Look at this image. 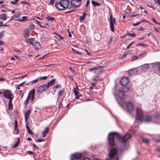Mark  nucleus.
Listing matches in <instances>:
<instances>
[{
    "label": "nucleus",
    "instance_id": "36",
    "mask_svg": "<svg viewBox=\"0 0 160 160\" xmlns=\"http://www.w3.org/2000/svg\"><path fill=\"white\" fill-rule=\"evenodd\" d=\"M26 127L27 129L28 133L30 134H32L33 132H32L30 128L28 126H27Z\"/></svg>",
    "mask_w": 160,
    "mask_h": 160
},
{
    "label": "nucleus",
    "instance_id": "2",
    "mask_svg": "<svg viewBox=\"0 0 160 160\" xmlns=\"http://www.w3.org/2000/svg\"><path fill=\"white\" fill-rule=\"evenodd\" d=\"M69 4L68 0H63L55 3L56 8L59 10H63L68 8Z\"/></svg>",
    "mask_w": 160,
    "mask_h": 160
},
{
    "label": "nucleus",
    "instance_id": "59",
    "mask_svg": "<svg viewBox=\"0 0 160 160\" xmlns=\"http://www.w3.org/2000/svg\"><path fill=\"white\" fill-rule=\"evenodd\" d=\"M60 86H61L60 84H58L55 86V88H59L60 87Z\"/></svg>",
    "mask_w": 160,
    "mask_h": 160
},
{
    "label": "nucleus",
    "instance_id": "19",
    "mask_svg": "<svg viewBox=\"0 0 160 160\" xmlns=\"http://www.w3.org/2000/svg\"><path fill=\"white\" fill-rule=\"evenodd\" d=\"M31 113V110L29 109L25 113V119L26 121L27 120V118H29Z\"/></svg>",
    "mask_w": 160,
    "mask_h": 160
},
{
    "label": "nucleus",
    "instance_id": "56",
    "mask_svg": "<svg viewBox=\"0 0 160 160\" xmlns=\"http://www.w3.org/2000/svg\"><path fill=\"white\" fill-rule=\"evenodd\" d=\"M90 2V0H87V3L86 5V7H87L88 6Z\"/></svg>",
    "mask_w": 160,
    "mask_h": 160
},
{
    "label": "nucleus",
    "instance_id": "61",
    "mask_svg": "<svg viewBox=\"0 0 160 160\" xmlns=\"http://www.w3.org/2000/svg\"><path fill=\"white\" fill-rule=\"evenodd\" d=\"M85 51L87 52V53L88 55H91V53L90 52H89L87 49H86L85 50Z\"/></svg>",
    "mask_w": 160,
    "mask_h": 160
},
{
    "label": "nucleus",
    "instance_id": "46",
    "mask_svg": "<svg viewBox=\"0 0 160 160\" xmlns=\"http://www.w3.org/2000/svg\"><path fill=\"white\" fill-rule=\"evenodd\" d=\"M134 43V42H132L131 43H130L129 45L127 47V49H129L130 46L132 44H133Z\"/></svg>",
    "mask_w": 160,
    "mask_h": 160
},
{
    "label": "nucleus",
    "instance_id": "43",
    "mask_svg": "<svg viewBox=\"0 0 160 160\" xmlns=\"http://www.w3.org/2000/svg\"><path fill=\"white\" fill-rule=\"evenodd\" d=\"M7 99H9V100L8 103H12V100L13 99V96L10 97L9 98H8Z\"/></svg>",
    "mask_w": 160,
    "mask_h": 160
},
{
    "label": "nucleus",
    "instance_id": "29",
    "mask_svg": "<svg viewBox=\"0 0 160 160\" xmlns=\"http://www.w3.org/2000/svg\"><path fill=\"white\" fill-rule=\"evenodd\" d=\"M91 2L92 4L94 5V6H99L100 5V4L99 3L93 0Z\"/></svg>",
    "mask_w": 160,
    "mask_h": 160
},
{
    "label": "nucleus",
    "instance_id": "10",
    "mask_svg": "<svg viewBox=\"0 0 160 160\" xmlns=\"http://www.w3.org/2000/svg\"><path fill=\"white\" fill-rule=\"evenodd\" d=\"M13 95L12 94V92L9 90H6L4 91L3 93V96L6 99L9 98L12 96H13Z\"/></svg>",
    "mask_w": 160,
    "mask_h": 160
},
{
    "label": "nucleus",
    "instance_id": "51",
    "mask_svg": "<svg viewBox=\"0 0 160 160\" xmlns=\"http://www.w3.org/2000/svg\"><path fill=\"white\" fill-rule=\"evenodd\" d=\"M39 25V26L41 27H43V26H42L40 24V22H39V21H37V20H35V19H33Z\"/></svg>",
    "mask_w": 160,
    "mask_h": 160
},
{
    "label": "nucleus",
    "instance_id": "1",
    "mask_svg": "<svg viewBox=\"0 0 160 160\" xmlns=\"http://www.w3.org/2000/svg\"><path fill=\"white\" fill-rule=\"evenodd\" d=\"M131 135L129 133H127L126 135L122 136L119 134H117L115 133L111 132L108 136V139L109 144L111 146L115 145V138H117L122 144V148L123 149L126 148L127 144L126 141L130 138Z\"/></svg>",
    "mask_w": 160,
    "mask_h": 160
},
{
    "label": "nucleus",
    "instance_id": "50",
    "mask_svg": "<svg viewBox=\"0 0 160 160\" xmlns=\"http://www.w3.org/2000/svg\"><path fill=\"white\" fill-rule=\"evenodd\" d=\"M140 24V22H138L137 23H133V26H136L138 25H139Z\"/></svg>",
    "mask_w": 160,
    "mask_h": 160
},
{
    "label": "nucleus",
    "instance_id": "15",
    "mask_svg": "<svg viewBox=\"0 0 160 160\" xmlns=\"http://www.w3.org/2000/svg\"><path fill=\"white\" fill-rule=\"evenodd\" d=\"M18 126V122L16 120L15 121V124L14 125V130L13 131V133L15 134H17L19 133V130L18 129H17Z\"/></svg>",
    "mask_w": 160,
    "mask_h": 160
},
{
    "label": "nucleus",
    "instance_id": "4",
    "mask_svg": "<svg viewBox=\"0 0 160 160\" xmlns=\"http://www.w3.org/2000/svg\"><path fill=\"white\" fill-rule=\"evenodd\" d=\"M109 157L107 160H117L118 159L117 150L112 148L110 151L109 154Z\"/></svg>",
    "mask_w": 160,
    "mask_h": 160
},
{
    "label": "nucleus",
    "instance_id": "38",
    "mask_svg": "<svg viewBox=\"0 0 160 160\" xmlns=\"http://www.w3.org/2000/svg\"><path fill=\"white\" fill-rule=\"evenodd\" d=\"M8 109L9 110L12 109L13 105L12 103H8Z\"/></svg>",
    "mask_w": 160,
    "mask_h": 160
},
{
    "label": "nucleus",
    "instance_id": "16",
    "mask_svg": "<svg viewBox=\"0 0 160 160\" xmlns=\"http://www.w3.org/2000/svg\"><path fill=\"white\" fill-rule=\"evenodd\" d=\"M149 67V64H143L139 67L143 71H145Z\"/></svg>",
    "mask_w": 160,
    "mask_h": 160
},
{
    "label": "nucleus",
    "instance_id": "34",
    "mask_svg": "<svg viewBox=\"0 0 160 160\" xmlns=\"http://www.w3.org/2000/svg\"><path fill=\"white\" fill-rule=\"evenodd\" d=\"M46 18L48 20L51 21H52L54 20V18L53 17H51L48 16L46 17Z\"/></svg>",
    "mask_w": 160,
    "mask_h": 160
},
{
    "label": "nucleus",
    "instance_id": "33",
    "mask_svg": "<svg viewBox=\"0 0 160 160\" xmlns=\"http://www.w3.org/2000/svg\"><path fill=\"white\" fill-rule=\"evenodd\" d=\"M38 80H39V78H38L35 79L34 80H32L31 81H30L29 83L32 84H35V83L37 82H38Z\"/></svg>",
    "mask_w": 160,
    "mask_h": 160
},
{
    "label": "nucleus",
    "instance_id": "18",
    "mask_svg": "<svg viewBox=\"0 0 160 160\" xmlns=\"http://www.w3.org/2000/svg\"><path fill=\"white\" fill-rule=\"evenodd\" d=\"M55 79H52L49 82H48L47 84H46V86L47 88H48L52 86V85H53L55 82Z\"/></svg>",
    "mask_w": 160,
    "mask_h": 160
},
{
    "label": "nucleus",
    "instance_id": "55",
    "mask_svg": "<svg viewBox=\"0 0 160 160\" xmlns=\"http://www.w3.org/2000/svg\"><path fill=\"white\" fill-rule=\"evenodd\" d=\"M44 141V140L42 139H38L37 140V142H40Z\"/></svg>",
    "mask_w": 160,
    "mask_h": 160
},
{
    "label": "nucleus",
    "instance_id": "54",
    "mask_svg": "<svg viewBox=\"0 0 160 160\" xmlns=\"http://www.w3.org/2000/svg\"><path fill=\"white\" fill-rule=\"evenodd\" d=\"M24 3L26 4H28V3L25 1H22L20 2V4Z\"/></svg>",
    "mask_w": 160,
    "mask_h": 160
},
{
    "label": "nucleus",
    "instance_id": "37",
    "mask_svg": "<svg viewBox=\"0 0 160 160\" xmlns=\"http://www.w3.org/2000/svg\"><path fill=\"white\" fill-rule=\"evenodd\" d=\"M126 35H130L131 37H132L133 38L135 37L136 36V34L135 33H132V34H131L130 33H126Z\"/></svg>",
    "mask_w": 160,
    "mask_h": 160
},
{
    "label": "nucleus",
    "instance_id": "48",
    "mask_svg": "<svg viewBox=\"0 0 160 160\" xmlns=\"http://www.w3.org/2000/svg\"><path fill=\"white\" fill-rule=\"evenodd\" d=\"M55 34H56V35H57L59 37V41H60L61 40H62V39H63V38L61 36H60V35L59 34H58L56 33H55Z\"/></svg>",
    "mask_w": 160,
    "mask_h": 160
},
{
    "label": "nucleus",
    "instance_id": "44",
    "mask_svg": "<svg viewBox=\"0 0 160 160\" xmlns=\"http://www.w3.org/2000/svg\"><path fill=\"white\" fill-rule=\"evenodd\" d=\"M54 2L55 0H51L48 4L49 5H52L54 4Z\"/></svg>",
    "mask_w": 160,
    "mask_h": 160
},
{
    "label": "nucleus",
    "instance_id": "24",
    "mask_svg": "<svg viewBox=\"0 0 160 160\" xmlns=\"http://www.w3.org/2000/svg\"><path fill=\"white\" fill-rule=\"evenodd\" d=\"M28 17L26 16H23L22 17V19H19L17 20H16V21H19L20 22H22L23 21H26L27 20Z\"/></svg>",
    "mask_w": 160,
    "mask_h": 160
},
{
    "label": "nucleus",
    "instance_id": "28",
    "mask_svg": "<svg viewBox=\"0 0 160 160\" xmlns=\"http://www.w3.org/2000/svg\"><path fill=\"white\" fill-rule=\"evenodd\" d=\"M29 34V31L28 30H25L24 32V37H28Z\"/></svg>",
    "mask_w": 160,
    "mask_h": 160
},
{
    "label": "nucleus",
    "instance_id": "12",
    "mask_svg": "<svg viewBox=\"0 0 160 160\" xmlns=\"http://www.w3.org/2000/svg\"><path fill=\"white\" fill-rule=\"evenodd\" d=\"M82 157V154L81 153H75L72 154L71 158V160H76Z\"/></svg>",
    "mask_w": 160,
    "mask_h": 160
},
{
    "label": "nucleus",
    "instance_id": "45",
    "mask_svg": "<svg viewBox=\"0 0 160 160\" xmlns=\"http://www.w3.org/2000/svg\"><path fill=\"white\" fill-rule=\"evenodd\" d=\"M138 58V57L136 56H134L132 57V61H134L135 60L137 59Z\"/></svg>",
    "mask_w": 160,
    "mask_h": 160
},
{
    "label": "nucleus",
    "instance_id": "52",
    "mask_svg": "<svg viewBox=\"0 0 160 160\" xmlns=\"http://www.w3.org/2000/svg\"><path fill=\"white\" fill-rule=\"evenodd\" d=\"M83 160H91V159L87 157H84L83 158Z\"/></svg>",
    "mask_w": 160,
    "mask_h": 160
},
{
    "label": "nucleus",
    "instance_id": "30",
    "mask_svg": "<svg viewBox=\"0 0 160 160\" xmlns=\"http://www.w3.org/2000/svg\"><path fill=\"white\" fill-rule=\"evenodd\" d=\"M64 92V91L63 89L59 90L58 92V95L59 96V97L63 95Z\"/></svg>",
    "mask_w": 160,
    "mask_h": 160
},
{
    "label": "nucleus",
    "instance_id": "58",
    "mask_svg": "<svg viewBox=\"0 0 160 160\" xmlns=\"http://www.w3.org/2000/svg\"><path fill=\"white\" fill-rule=\"evenodd\" d=\"M144 30V28L142 27H140V28H139L138 29V30L139 31H142Z\"/></svg>",
    "mask_w": 160,
    "mask_h": 160
},
{
    "label": "nucleus",
    "instance_id": "9",
    "mask_svg": "<svg viewBox=\"0 0 160 160\" xmlns=\"http://www.w3.org/2000/svg\"><path fill=\"white\" fill-rule=\"evenodd\" d=\"M81 3V0H72L71 2V5L74 7H79Z\"/></svg>",
    "mask_w": 160,
    "mask_h": 160
},
{
    "label": "nucleus",
    "instance_id": "23",
    "mask_svg": "<svg viewBox=\"0 0 160 160\" xmlns=\"http://www.w3.org/2000/svg\"><path fill=\"white\" fill-rule=\"evenodd\" d=\"M137 72V71L136 69H132L128 71V73L129 75L131 76H132L134 75H135Z\"/></svg>",
    "mask_w": 160,
    "mask_h": 160
},
{
    "label": "nucleus",
    "instance_id": "62",
    "mask_svg": "<svg viewBox=\"0 0 160 160\" xmlns=\"http://www.w3.org/2000/svg\"><path fill=\"white\" fill-rule=\"evenodd\" d=\"M5 80L3 78H0V81H4Z\"/></svg>",
    "mask_w": 160,
    "mask_h": 160
},
{
    "label": "nucleus",
    "instance_id": "60",
    "mask_svg": "<svg viewBox=\"0 0 160 160\" xmlns=\"http://www.w3.org/2000/svg\"><path fill=\"white\" fill-rule=\"evenodd\" d=\"M152 21L155 23H156V22H157L156 21V20H155V19L153 18H152Z\"/></svg>",
    "mask_w": 160,
    "mask_h": 160
},
{
    "label": "nucleus",
    "instance_id": "13",
    "mask_svg": "<svg viewBox=\"0 0 160 160\" xmlns=\"http://www.w3.org/2000/svg\"><path fill=\"white\" fill-rule=\"evenodd\" d=\"M127 110L128 112H130L133 110L134 107L132 103L128 102L127 104Z\"/></svg>",
    "mask_w": 160,
    "mask_h": 160
},
{
    "label": "nucleus",
    "instance_id": "39",
    "mask_svg": "<svg viewBox=\"0 0 160 160\" xmlns=\"http://www.w3.org/2000/svg\"><path fill=\"white\" fill-rule=\"evenodd\" d=\"M101 68V66H98L94 68H91L90 69V71L94 70H95Z\"/></svg>",
    "mask_w": 160,
    "mask_h": 160
},
{
    "label": "nucleus",
    "instance_id": "32",
    "mask_svg": "<svg viewBox=\"0 0 160 160\" xmlns=\"http://www.w3.org/2000/svg\"><path fill=\"white\" fill-rule=\"evenodd\" d=\"M136 46H141L144 48L147 47H148V45L147 44L145 43H139V44L137 45Z\"/></svg>",
    "mask_w": 160,
    "mask_h": 160
},
{
    "label": "nucleus",
    "instance_id": "63",
    "mask_svg": "<svg viewBox=\"0 0 160 160\" xmlns=\"http://www.w3.org/2000/svg\"><path fill=\"white\" fill-rule=\"evenodd\" d=\"M144 39V38L143 37H140V38H139L138 39V40H142V39Z\"/></svg>",
    "mask_w": 160,
    "mask_h": 160
},
{
    "label": "nucleus",
    "instance_id": "40",
    "mask_svg": "<svg viewBox=\"0 0 160 160\" xmlns=\"http://www.w3.org/2000/svg\"><path fill=\"white\" fill-rule=\"evenodd\" d=\"M48 77L47 76H43L41 77H38V78H39V80H46L47 78Z\"/></svg>",
    "mask_w": 160,
    "mask_h": 160
},
{
    "label": "nucleus",
    "instance_id": "64",
    "mask_svg": "<svg viewBox=\"0 0 160 160\" xmlns=\"http://www.w3.org/2000/svg\"><path fill=\"white\" fill-rule=\"evenodd\" d=\"M156 2L160 6V0H157Z\"/></svg>",
    "mask_w": 160,
    "mask_h": 160
},
{
    "label": "nucleus",
    "instance_id": "26",
    "mask_svg": "<svg viewBox=\"0 0 160 160\" xmlns=\"http://www.w3.org/2000/svg\"><path fill=\"white\" fill-rule=\"evenodd\" d=\"M7 19V17L5 14L3 13L0 15V19H2L4 21H5Z\"/></svg>",
    "mask_w": 160,
    "mask_h": 160
},
{
    "label": "nucleus",
    "instance_id": "35",
    "mask_svg": "<svg viewBox=\"0 0 160 160\" xmlns=\"http://www.w3.org/2000/svg\"><path fill=\"white\" fill-rule=\"evenodd\" d=\"M142 140L143 142L146 143H148L149 142V140L146 138H143Z\"/></svg>",
    "mask_w": 160,
    "mask_h": 160
},
{
    "label": "nucleus",
    "instance_id": "14",
    "mask_svg": "<svg viewBox=\"0 0 160 160\" xmlns=\"http://www.w3.org/2000/svg\"><path fill=\"white\" fill-rule=\"evenodd\" d=\"M129 90V87L126 86H124L121 87L119 89L120 92H127Z\"/></svg>",
    "mask_w": 160,
    "mask_h": 160
},
{
    "label": "nucleus",
    "instance_id": "57",
    "mask_svg": "<svg viewBox=\"0 0 160 160\" xmlns=\"http://www.w3.org/2000/svg\"><path fill=\"white\" fill-rule=\"evenodd\" d=\"M27 152L29 154H33V153L32 152L30 151H27Z\"/></svg>",
    "mask_w": 160,
    "mask_h": 160
},
{
    "label": "nucleus",
    "instance_id": "5",
    "mask_svg": "<svg viewBox=\"0 0 160 160\" xmlns=\"http://www.w3.org/2000/svg\"><path fill=\"white\" fill-rule=\"evenodd\" d=\"M136 122L138 120L139 121L142 122L143 119L144 118V114L143 111L142 109L140 108H137L136 109Z\"/></svg>",
    "mask_w": 160,
    "mask_h": 160
},
{
    "label": "nucleus",
    "instance_id": "8",
    "mask_svg": "<svg viewBox=\"0 0 160 160\" xmlns=\"http://www.w3.org/2000/svg\"><path fill=\"white\" fill-rule=\"evenodd\" d=\"M48 89L46 84H43L40 85L38 88L36 92L38 94H40V93Z\"/></svg>",
    "mask_w": 160,
    "mask_h": 160
},
{
    "label": "nucleus",
    "instance_id": "17",
    "mask_svg": "<svg viewBox=\"0 0 160 160\" xmlns=\"http://www.w3.org/2000/svg\"><path fill=\"white\" fill-rule=\"evenodd\" d=\"M20 16V15L19 14V13H18L17 12H15L13 16L11 17V18L10 20L11 21L12 20H13L15 21H16L15 20H17V18H18Z\"/></svg>",
    "mask_w": 160,
    "mask_h": 160
},
{
    "label": "nucleus",
    "instance_id": "42",
    "mask_svg": "<svg viewBox=\"0 0 160 160\" xmlns=\"http://www.w3.org/2000/svg\"><path fill=\"white\" fill-rule=\"evenodd\" d=\"M19 0H14V1H11L10 2V3H12L14 5H16L17 4V3L18 2Z\"/></svg>",
    "mask_w": 160,
    "mask_h": 160
},
{
    "label": "nucleus",
    "instance_id": "7",
    "mask_svg": "<svg viewBox=\"0 0 160 160\" xmlns=\"http://www.w3.org/2000/svg\"><path fill=\"white\" fill-rule=\"evenodd\" d=\"M115 23V19L113 18L112 15H110V17L109 26L110 29L112 32L114 31V24Z\"/></svg>",
    "mask_w": 160,
    "mask_h": 160
},
{
    "label": "nucleus",
    "instance_id": "47",
    "mask_svg": "<svg viewBox=\"0 0 160 160\" xmlns=\"http://www.w3.org/2000/svg\"><path fill=\"white\" fill-rule=\"evenodd\" d=\"M19 143H18V142H16L13 145V148H16L19 145Z\"/></svg>",
    "mask_w": 160,
    "mask_h": 160
},
{
    "label": "nucleus",
    "instance_id": "11",
    "mask_svg": "<svg viewBox=\"0 0 160 160\" xmlns=\"http://www.w3.org/2000/svg\"><path fill=\"white\" fill-rule=\"evenodd\" d=\"M129 82V80L128 78L123 77L121 80L120 83L123 86H126Z\"/></svg>",
    "mask_w": 160,
    "mask_h": 160
},
{
    "label": "nucleus",
    "instance_id": "27",
    "mask_svg": "<svg viewBox=\"0 0 160 160\" xmlns=\"http://www.w3.org/2000/svg\"><path fill=\"white\" fill-rule=\"evenodd\" d=\"M93 80L97 82L99 81H102V79L100 78V77L99 76L97 75L95 78H93Z\"/></svg>",
    "mask_w": 160,
    "mask_h": 160
},
{
    "label": "nucleus",
    "instance_id": "3",
    "mask_svg": "<svg viewBox=\"0 0 160 160\" xmlns=\"http://www.w3.org/2000/svg\"><path fill=\"white\" fill-rule=\"evenodd\" d=\"M28 44H31L36 50H38L41 49V47L39 42L35 41L33 38H29L26 41Z\"/></svg>",
    "mask_w": 160,
    "mask_h": 160
},
{
    "label": "nucleus",
    "instance_id": "20",
    "mask_svg": "<svg viewBox=\"0 0 160 160\" xmlns=\"http://www.w3.org/2000/svg\"><path fill=\"white\" fill-rule=\"evenodd\" d=\"M142 118L143 119V121L141 122H149L151 120V117L149 116H146L145 117H144V118Z\"/></svg>",
    "mask_w": 160,
    "mask_h": 160
},
{
    "label": "nucleus",
    "instance_id": "49",
    "mask_svg": "<svg viewBox=\"0 0 160 160\" xmlns=\"http://www.w3.org/2000/svg\"><path fill=\"white\" fill-rule=\"evenodd\" d=\"M72 50L73 51V52L74 53H77V54H80V53L78 52V51H76L75 49H74L73 48H72Z\"/></svg>",
    "mask_w": 160,
    "mask_h": 160
},
{
    "label": "nucleus",
    "instance_id": "41",
    "mask_svg": "<svg viewBox=\"0 0 160 160\" xmlns=\"http://www.w3.org/2000/svg\"><path fill=\"white\" fill-rule=\"evenodd\" d=\"M129 51H128V52H125L123 55L122 57V58H124L126 57V56L128 54H129L130 53L129 52Z\"/></svg>",
    "mask_w": 160,
    "mask_h": 160
},
{
    "label": "nucleus",
    "instance_id": "21",
    "mask_svg": "<svg viewBox=\"0 0 160 160\" xmlns=\"http://www.w3.org/2000/svg\"><path fill=\"white\" fill-rule=\"evenodd\" d=\"M118 97L121 100L124 99L126 97L125 95L123 92H120L118 94Z\"/></svg>",
    "mask_w": 160,
    "mask_h": 160
},
{
    "label": "nucleus",
    "instance_id": "25",
    "mask_svg": "<svg viewBox=\"0 0 160 160\" xmlns=\"http://www.w3.org/2000/svg\"><path fill=\"white\" fill-rule=\"evenodd\" d=\"M49 132V128H46L42 132V137H44Z\"/></svg>",
    "mask_w": 160,
    "mask_h": 160
},
{
    "label": "nucleus",
    "instance_id": "22",
    "mask_svg": "<svg viewBox=\"0 0 160 160\" xmlns=\"http://www.w3.org/2000/svg\"><path fill=\"white\" fill-rule=\"evenodd\" d=\"M87 15V13L85 11H84L82 16H80V21L81 22L83 21L85 18V17Z\"/></svg>",
    "mask_w": 160,
    "mask_h": 160
},
{
    "label": "nucleus",
    "instance_id": "53",
    "mask_svg": "<svg viewBox=\"0 0 160 160\" xmlns=\"http://www.w3.org/2000/svg\"><path fill=\"white\" fill-rule=\"evenodd\" d=\"M157 65H158V69L160 71V63H157Z\"/></svg>",
    "mask_w": 160,
    "mask_h": 160
},
{
    "label": "nucleus",
    "instance_id": "6",
    "mask_svg": "<svg viewBox=\"0 0 160 160\" xmlns=\"http://www.w3.org/2000/svg\"><path fill=\"white\" fill-rule=\"evenodd\" d=\"M35 93V90L34 89H33L29 92L26 100L24 102L23 104L24 105H27L30 99L32 101L34 99Z\"/></svg>",
    "mask_w": 160,
    "mask_h": 160
},
{
    "label": "nucleus",
    "instance_id": "31",
    "mask_svg": "<svg viewBox=\"0 0 160 160\" xmlns=\"http://www.w3.org/2000/svg\"><path fill=\"white\" fill-rule=\"evenodd\" d=\"M147 53L146 52H145L144 53L140 54L138 56V57L141 59L143 57H145V56H146L147 55Z\"/></svg>",
    "mask_w": 160,
    "mask_h": 160
}]
</instances>
